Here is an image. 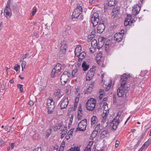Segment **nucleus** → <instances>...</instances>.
<instances>
[{
    "instance_id": "nucleus-62",
    "label": "nucleus",
    "mask_w": 151,
    "mask_h": 151,
    "mask_svg": "<svg viewBox=\"0 0 151 151\" xmlns=\"http://www.w3.org/2000/svg\"><path fill=\"white\" fill-rule=\"evenodd\" d=\"M31 106H32L34 105V103L32 101H30L28 103Z\"/></svg>"
},
{
    "instance_id": "nucleus-48",
    "label": "nucleus",
    "mask_w": 151,
    "mask_h": 151,
    "mask_svg": "<svg viewBox=\"0 0 151 151\" xmlns=\"http://www.w3.org/2000/svg\"><path fill=\"white\" fill-rule=\"evenodd\" d=\"M52 128L54 130V131H56L58 130V127L57 126V124H56L55 125L53 126Z\"/></svg>"
},
{
    "instance_id": "nucleus-38",
    "label": "nucleus",
    "mask_w": 151,
    "mask_h": 151,
    "mask_svg": "<svg viewBox=\"0 0 151 151\" xmlns=\"http://www.w3.org/2000/svg\"><path fill=\"white\" fill-rule=\"evenodd\" d=\"M100 124H98L94 130L97 132H98L99 131L100 132Z\"/></svg>"
},
{
    "instance_id": "nucleus-59",
    "label": "nucleus",
    "mask_w": 151,
    "mask_h": 151,
    "mask_svg": "<svg viewBox=\"0 0 151 151\" xmlns=\"http://www.w3.org/2000/svg\"><path fill=\"white\" fill-rule=\"evenodd\" d=\"M82 116V115L78 114L77 119L78 120H81V118Z\"/></svg>"
},
{
    "instance_id": "nucleus-32",
    "label": "nucleus",
    "mask_w": 151,
    "mask_h": 151,
    "mask_svg": "<svg viewBox=\"0 0 151 151\" xmlns=\"http://www.w3.org/2000/svg\"><path fill=\"white\" fill-rule=\"evenodd\" d=\"M80 148L78 147H71L69 150L68 151H80Z\"/></svg>"
},
{
    "instance_id": "nucleus-43",
    "label": "nucleus",
    "mask_w": 151,
    "mask_h": 151,
    "mask_svg": "<svg viewBox=\"0 0 151 151\" xmlns=\"http://www.w3.org/2000/svg\"><path fill=\"white\" fill-rule=\"evenodd\" d=\"M56 73H58V72H57L56 70H54V69L53 68L51 72V74L50 75V76L52 78H53L54 77V75Z\"/></svg>"
},
{
    "instance_id": "nucleus-5",
    "label": "nucleus",
    "mask_w": 151,
    "mask_h": 151,
    "mask_svg": "<svg viewBox=\"0 0 151 151\" xmlns=\"http://www.w3.org/2000/svg\"><path fill=\"white\" fill-rule=\"evenodd\" d=\"M61 45L60 50L59 52V55L61 54H65L66 52V50L68 48V44L67 42L65 40H63L61 41Z\"/></svg>"
},
{
    "instance_id": "nucleus-18",
    "label": "nucleus",
    "mask_w": 151,
    "mask_h": 151,
    "mask_svg": "<svg viewBox=\"0 0 151 151\" xmlns=\"http://www.w3.org/2000/svg\"><path fill=\"white\" fill-rule=\"evenodd\" d=\"M93 104H86V106L87 109L90 111H93L94 109L96 104H94V103H92Z\"/></svg>"
},
{
    "instance_id": "nucleus-52",
    "label": "nucleus",
    "mask_w": 151,
    "mask_h": 151,
    "mask_svg": "<svg viewBox=\"0 0 151 151\" xmlns=\"http://www.w3.org/2000/svg\"><path fill=\"white\" fill-rule=\"evenodd\" d=\"M76 101H75V103H74V108L73 109V110L74 111H75L76 110V109L77 107V106L78 102H76Z\"/></svg>"
},
{
    "instance_id": "nucleus-4",
    "label": "nucleus",
    "mask_w": 151,
    "mask_h": 151,
    "mask_svg": "<svg viewBox=\"0 0 151 151\" xmlns=\"http://www.w3.org/2000/svg\"><path fill=\"white\" fill-rule=\"evenodd\" d=\"M47 107L48 114H51L54 111L55 108V102L51 97H49L47 100Z\"/></svg>"
},
{
    "instance_id": "nucleus-45",
    "label": "nucleus",
    "mask_w": 151,
    "mask_h": 151,
    "mask_svg": "<svg viewBox=\"0 0 151 151\" xmlns=\"http://www.w3.org/2000/svg\"><path fill=\"white\" fill-rule=\"evenodd\" d=\"M26 64V62L25 61H23L21 65L22 70L25 68Z\"/></svg>"
},
{
    "instance_id": "nucleus-6",
    "label": "nucleus",
    "mask_w": 151,
    "mask_h": 151,
    "mask_svg": "<svg viewBox=\"0 0 151 151\" xmlns=\"http://www.w3.org/2000/svg\"><path fill=\"white\" fill-rule=\"evenodd\" d=\"M99 21V14L96 12L94 13L92 15L91 22L94 27L97 25Z\"/></svg>"
},
{
    "instance_id": "nucleus-20",
    "label": "nucleus",
    "mask_w": 151,
    "mask_h": 151,
    "mask_svg": "<svg viewBox=\"0 0 151 151\" xmlns=\"http://www.w3.org/2000/svg\"><path fill=\"white\" fill-rule=\"evenodd\" d=\"M117 2V1L115 0H108L106 3L108 4L109 6H115Z\"/></svg>"
},
{
    "instance_id": "nucleus-2",
    "label": "nucleus",
    "mask_w": 151,
    "mask_h": 151,
    "mask_svg": "<svg viewBox=\"0 0 151 151\" xmlns=\"http://www.w3.org/2000/svg\"><path fill=\"white\" fill-rule=\"evenodd\" d=\"M128 92V86L124 84H121L120 87L117 90V95L119 97L124 96L126 97Z\"/></svg>"
},
{
    "instance_id": "nucleus-15",
    "label": "nucleus",
    "mask_w": 151,
    "mask_h": 151,
    "mask_svg": "<svg viewBox=\"0 0 151 151\" xmlns=\"http://www.w3.org/2000/svg\"><path fill=\"white\" fill-rule=\"evenodd\" d=\"M123 38V35L118 33H116L114 35V38L118 42H120Z\"/></svg>"
},
{
    "instance_id": "nucleus-53",
    "label": "nucleus",
    "mask_w": 151,
    "mask_h": 151,
    "mask_svg": "<svg viewBox=\"0 0 151 151\" xmlns=\"http://www.w3.org/2000/svg\"><path fill=\"white\" fill-rule=\"evenodd\" d=\"M116 97L115 95H113V104H115L116 103Z\"/></svg>"
},
{
    "instance_id": "nucleus-54",
    "label": "nucleus",
    "mask_w": 151,
    "mask_h": 151,
    "mask_svg": "<svg viewBox=\"0 0 151 151\" xmlns=\"http://www.w3.org/2000/svg\"><path fill=\"white\" fill-rule=\"evenodd\" d=\"M96 48H94L93 47H92L91 46L90 49V51L92 53H93L95 52V50Z\"/></svg>"
},
{
    "instance_id": "nucleus-3",
    "label": "nucleus",
    "mask_w": 151,
    "mask_h": 151,
    "mask_svg": "<svg viewBox=\"0 0 151 151\" xmlns=\"http://www.w3.org/2000/svg\"><path fill=\"white\" fill-rule=\"evenodd\" d=\"M71 76L70 72L69 70L65 71L60 77V81L62 85H64L67 83Z\"/></svg>"
},
{
    "instance_id": "nucleus-55",
    "label": "nucleus",
    "mask_w": 151,
    "mask_h": 151,
    "mask_svg": "<svg viewBox=\"0 0 151 151\" xmlns=\"http://www.w3.org/2000/svg\"><path fill=\"white\" fill-rule=\"evenodd\" d=\"M70 134H67V135H66L65 136V138L67 140L69 139L71 137H72V136H70Z\"/></svg>"
},
{
    "instance_id": "nucleus-28",
    "label": "nucleus",
    "mask_w": 151,
    "mask_h": 151,
    "mask_svg": "<svg viewBox=\"0 0 151 151\" xmlns=\"http://www.w3.org/2000/svg\"><path fill=\"white\" fill-rule=\"evenodd\" d=\"M97 42L95 39L93 40L91 42V47L94 48H97Z\"/></svg>"
},
{
    "instance_id": "nucleus-24",
    "label": "nucleus",
    "mask_w": 151,
    "mask_h": 151,
    "mask_svg": "<svg viewBox=\"0 0 151 151\" xmlns=\"http://www.w3.org/2000/svg\"><path fill=\"white\" fill-rule=\"evenodd\" d=\"M86 56V53L85 52H81L78 57V61L80 62L85 58Z\"/></svg>"
},
{
    "instance_id": "nucleus-46",
    "label": "nucleus",
    "mask_w": 151,
    "mask_h": 151,
    "mask_svg": "<svg viewBox=\"0 0 151 151\" xmlns=\"http://www.w3.org/2000/svg\"><path fill=\"white\" fill-rule=\"evenodd\" d=\"M146 131H145V132L144 133H142L141 135V136L140 137V139L141 140H142V139H143L145 135L146 134Z\"/></svg>"
},
{
    "instance_id": "nucleus-41",
    "label": "nucleus",
    "mask_w": 151,
    "mask_h": 151,
    "mask_svg": "<svg viewBox=\"0 0 151 151\" xmlns=\"http://www.w3.org/2000/svg\"><path fill=\"white\" fill-rule=\"evenodd\" d=\"M52 132V129L51 128H49V129H47L46 131V136L48 137L50 134Z\"/></svg>"
},
{
    "instance_id": "nucleus-56",
    "label": "nucleus",
    "mask_w": 151,
    "mask_h": 151,
    "mask_svg": "<svg viewBox=\"0 0 151 151\" xmlns=\"http://www.w3.org/2000/svg\"><path fill=\"white\" fill-rule=\"evenodd\" d=\"M0 145L1 147H3L4 145V141L2 140H0Z\"/></svg>"
},
{
    "instance_id": "nucleus-29",
    "label": "nucleus",
    "mask_w": 151,
    "mask_h": 151,
    "mask_svg": "<svg viewBox=\"0 0 151 151\" xmlns=\"http://www.w3.org/2000/svg\"><path fill=\"white\" fill-rule=\"evenodd\" d=\"M134 22V21H131L130 22L127 20H125L124 22V25L125 26H127L128 25H129L130 26H131L132 24Z\"/></svg>"
},
{
    "instance_id": "nucleus-8",
    "label": "nucleus",
    "mask_w": 151,
    "mask_h": 151,
    "mask_svg": "<svg viewBox=\"0 0 151 151\" xmlns=\"http://www.w3.org/2000/svg\"><path fill=\"white\" fill-rule=\"evenodd\" d=\"M87 119H86L82 120L78 124V127L79 131H85L87 126Z\"/></svg>"
},
{
    "instance_id": "nucleus-14",
    "label": "nucleus",
    "mask_w": 151,
    "mask_h": 151,
    "mask_svg": "<svg viewBox=\"0 0 151 151\" xmlns=\"http://www.w3.org/2000/svg\"><path fill=\"white\" fill-rule=\"evenodd\" d=\"M93 70L92 69L91 70V69L87 73L86 77V80L87 81L90 80L93 76L94 73L92 71Z\"/></svg>"
},
{
    "instance_id": "nucleus-61",
    "label": "nucleus",
    "mask_w": 151,
    "mask_h": 151,
    "mask_svg": "<svg viewBox=\"0 0 151 151\" xmlns=\"http://www.w3.org/2000/svg\"><path fill=\"white\" fill-rule=\"evenodd\" d=\"M57 124V126L58 127V130L60 129L62 127V124Z\"/></svg>"
},
{
    "instance_id": "nucleus-58",
    "label": "nucleus",
    "mask_w": 151,
    "mask_h": 151,
    "mask_svg": "<svg viewBox=\"0 0 151 151\" xmlns=\"http://www.w3.org/2000/svg\"><path fill=\"white\" fill-rule=\"evenodd\" d=\"M33 151H41V149L40 147H38L34 149Z\"/></svg>"
},
{
    "instance_id": "nucleus-30",
    "label": "nucleus",
    "mask_w": 151,
    "mask_h": 151,
    "mask_svg": "<svg viewBox=\"0 0 151 151\" xmlns=\"http://www.w3.org/2000/svg\"><path fill=\"white\" fill-rule=\"evenodd\" d=\"M92 103H94V104H96V101L94 99L91 98L88 100L86 104H93Z\"/></svg>"
},
{
    "instance_id": "nucleus-11",
    "label": "nucleus",
    "mask_w": 151,
    "mask_h": 151,
    "mask_svg": "<svg viewBox=\"0 0 151 151\" xmlns=\"http://www.w3.org/2000/svg\"><path fill=\"white\" fill-rule=\"evenodd\" d=\"M118 116L116 117L112 121L110 126L112 127V129L114 130H116L117 127V126L119 124V122L117 121Z\"/></svg>"
},
{
    "instance_id": "nucleus-64",
    "label": "nucleus",
    "mask_w": 151,
    "mask_h": 151,
    "mask_svg": "<svg viewBox=\"0 0 151 151\" xmlns=\"http://www.w3.org/2000/svg\"><path fill=\"white\" fill-rule=\"evenodd\" d=\"M10 4H7L6 7L4 9H11L10 8Z\"/></svg>"
},
{
    "instance_id": "nucleus-1",
    "label": "nucleus",
    "mask_w": 151,
    "mask_h": 151,
    "mask_svg": "<svg viewBox=\"0 0 151 151\" xmlns=\"http://www.w3.org/2000/svg\"><path fill=\"white\" fill-rule=\"evenodd\" d=\"M82 4H78L76 8L74 9L72 16L73 19L77 18L80 21L82 20L83 18L82 12Z\"/></svg>"
},
{
    "instance_id": "nucleus-26",
    "label": "nucleus",
    "mask_w": 151,
    "mask_h": 151,
    "mask_svg": "<svg viewBox=\"0 0 151 151\" xmlns=\"http://www.w3.org/2000/svg\"><path fill=\"white\" fill-rule=\"evenodd\" d=\"M83 70L85 71L87 70L89 67V65L86 64V61H84L82 65Z\"/></svg>"
},
{
    "instance_id": "nucleus-7",
    "label": "nucleus",
    "mask_w": 151,
    "mask_h": 151,
    "mask_svg": "<svg viewBox=\"0 0 151 151\" xmlns=\"http://www.w3.org/2000/svg\"><path fill=\"white\" fill-rule=\"evenodd\" d=\"M69 102L68 98L67 97H64L60 102L61 109L63 110L67 107Z\"/></svg>"
},
{
    "instance_id": "nucleus-35",
    "label": "nucleus",
    "mask_w": 151,
    "mask_h": 151,
    "mask_svg": "<svg viewBox=\"0 0 151 151\" xmlns=\"http://www.w3.org/2000/svg\"><path fill=\"white\" fill-rule=\"evenodd\" d=\"M23 85H22L19 84L17 85V88L20 89V92L21 93L24 92L23 88Z\"/></svg>"
},
{
    "instance_id": "nucleus-40",
    "label": "nucleus",
    "mask_w": 151,
    "mask_h": 151,
    "mask_svg": "<svg viewBox=\"0 0 151 151\" xmlns=\"http://www.w3.org/2000/svg\"><path fill=\"white\" fill-rule=\"evenodd\" d=\"M97 133L98 132H97L94 130L91 134V136L92 137L94 138L97 135Z\"/></svg>"
},
{
    "instance_id": "nucleus-57",
    "label": "nucleus",
    "mask_w": 151,
    "mask_h": 151,
    "mask_svg": "<svg viewBox=\"0 0 151 151\" xmlns=\"http://www.w3.org/2000/svg\"><path fill=\"white\" fill-rule=\"evenodd\" d=\"M119 142L118 140H116V141L115 144V146L116 147H117L119 146Z\"/></svg>"
},
{
    "instance_id": "nucleus-49",
    "label": "nucleus",
    "mask_w": 151,
    "mask_h": 151,
    "mask_svg": "<svg viewBox=\"0 0 151 151\" xmlns=\"http://www.w3.org/2000/svg\"><path fill=\"white\" fill-rule=\"evenodd\" d=\"M58 148L56 147H53L52 148H51L50 150V151H58Z\"/></svg>"
},
{
    "instance_id": "nucleus-36",
    "label": "nucleus",
    "mask_w": 151,
    "mask_h": 151,
    "mask_svg": "<svg viewBox=\"0 0 151 151\" xmlns=\"http://www.w3.org/2000/svg\"><path fill=\"white\" fill-rule=\"evenodd\" d=\"M93 88H90L88 87L85 92V93L90 94L93 90Z\"/></svg>"
},
{
    "instance_id": "nucleus-50",
    "label": "nucleus",
    "mask_w": 151,
    "mask_h": 151,
    "mask_svg": "<svg viewBox=\"0 0 151 151\" xmlns=\"http://www.w3.org/2000/svg\"><path fill=\"white\" fill-rule=\"evenodd\" d=\"M151 144V142H150L149 143V142H148V141H147L145 142V143L143 145L145 147V146H146V147L147 148L148 146Z\"/></svg>"
},
{
    "instance_id": "nucleus-63",
    "label": "nucleus",
    "mask_w": 151,
    "mask_h": 151,
    "mask_svg": "<svg viewBox=\"0 0 151 151\" xmlns=\"http://www.w3.org/2000/svg\"><path fill=\"white\" fill-rule=\"evenodd\" d=\"M73 132L71 131V130H70L68 132L67 134H70V136H73L72 134H73Z\"/></svg>"
},
{
    "instance_id": "nucleus-23",
    "label": "nucleus",
    "mask_w": 151,
    "mask_h": 151,
    "mask_svg": "<svg viewBox=\"0 0 151 151\" xmlns=\"http://www.w3.org/2000/svg\"><path fill=\"white\" fill-rule=\"evenodd\" d=\"M54 70H56L57 72H60L61 69V65L60 63H58L54 67Z\"/></svg>"
},
{
    "instance_id": "nucleus-51",
    "label": "nucleus",
    "mask_w": 151,
    "mask_h": 151,
    "mask_svg": "<svg viewBox=\"0 0 151 151\" xmlns=\"http://www.w3.org/2000/svg\"><path fill=\"white\" fill-rule=\"evenodd\" d=\"M94 81H93V82H92L91 83V84L89 85V87L90 88H93L94 86Z\"/></svg>"
},
{
    "instance_id": "nucleus-12",
    "label": "nucleus",
    "mask_w": 151,
    "mask_h": 151,
    "mask_svg": "<svg viewBox=\"0 0 151 151\" xmlns=\"http://www.w3.org/2000/svg\"><path fill=\"white\" fill-rule=\"evenodd\" d=\"M130 77V75L129 74L127 75L126 73L123 74L121 76V80L122 79L121 82V84H124V85H126V83L127 82V80Z\"/></svg>"
},
{
    "instance_id": "nucleus-37",
    "label": "nucleus",
    "mask_w": 151,
    "mask_h": 151,
    "mask_svg": "<svg viewBox=\"0 0 151 151\" xmlns=\"http://www.w3.org/2000/svg\"><path fill=\"white\" fill-rule=\"evenodd\" d=\"M96 33V29H94L93 31L91 32V35L90 36H89V38H91V36H92V37L93 38V37H94V36L95 35V33Z\"/></svg>"
},
{
    "instance_id": "nucleus-31",
    "label": "nucleus",
    "mask_w": 151,
    "mask_h": 151,
    "mask_svg": "<svg viewBox=\"0 0 151 151\" xmlns=\"http://www.w3.org/2000/svg\"><path fill=\"white\" fill-rule=\"evenodd\" d=\"M60 90L58 89L54 93V95L55 96H58V98L60 99L62 96V95H60Z\"/></svg>"
},
{
    "instance_id": "nucleus-21",
    "label": "nucleus",
    "mask_w": 151,
    "mask_h": 151,
    "mask_svg": "<svg viewBox=\"0 0 151 151\" xmlns=\"http://www.w3.org/2000/svg\"><path fill=\"white\" fill-rule=\"evenodd\" d=\"M98 122V119L96 116H93L91 119V126L93 125Z\"/></svg>"
},
{
    "instance_id": "nucleus-34",
    "label": "nucleus",
    "mask_w": 151,
    "mask_h": 151,
    "mask_svg": "<svg viewBox=\"0 0 151 151\" xmlns=\"http://www.w3.org/2000/svg\"><path fill=\"white\" fill-rule=\"evenodd\" d=\"M118 116V119L117 120V121L119 122V124L121 122H122L123 119V117L122 116H119V114L117 115L116 117Z\"/></svg>"
},
{
    "instance_id": "nucleus-27",
    "label": "nucleus",
    "mask_w": 151,
    "mask_h": 151,
    "mask_svg": "<svg viewBox=\"0 0 151 151\" xmlns=\"http://www.w3.org/2000/svg\"><path fill=\"white\" fill-rule=\"evenodd\" d=\"M104 44V42L103 41H98V42H97V48L99 50L102 47Z\"/></svg>"
},
{
    "instance_id": "nucleus-13",
    "label": "nucleus",
    "mask_w": 151,
    "mask_h": 151,
    "mask_svg": "<svg viewBox=\"0 0 151 151\" xmlns=\"http://www.w3.org/2000/svg\"><path fill=\"white\" fill-rule=\"evenodd\" d=\"M120 10V7L118 6H116L115 8H114L112 10V14L113 16H114L115 17L117 15L119 14Z\"/></svg>"
},
{
    "instance_id": "nucleus-60",
    "label": "nucleus",
    "mask_w": 151,
    "mask_h": 151,
    "mask_svg": "<svg viewBox=\"0 0 151 151\" xmlns=\"http://www.w3.org/2000/svg\"><path fill=\"white\" fill-rule=\"evenodd\" d=\"M142 140H141V139H139L138 141L137 144L136 145H135V147L136 146H138L140 144L141 141H142Z\"/></svg>"
},
{
    "instance_id": "nucleus-39",
    "label": "nucleus",
    "mask_w": 151,
    "mask_h": 151,
    "mask_svg": "<svg viewBox=\"0 0 151 151\" xmlns=\"http://www.w3.org/2000/svg\"><path fill=\"white\" fill-rule=\"evenodd\" d=\"M93 143L94 142L93 141L89 142L87 146V148H90L91 149V146H92Z\"/></svg>"
},
{
    "instance_id": "nucleus-25",
    "label": "nucleus",
    "mask_w": 151,
    "mask_h": 151,
    "mask_svg": "<svg viewBox=\"0 0 151 151\" xmlns=\"http://www.w3.org/2000/svg\"><path fill=\"white\" fill-rule=\"evenodd\" d=\"M111 43L107 42L104 46V50L106 52L108 51L111 47Z\"/></svg>"
},
{
    "instance_id": "nucleus-19",
    "label": "nucleus",
    "mask_w": 151,
    "mask_h": 151,
    "mask_svg": "<svg viewBox=\"0 0 151 151\" xmlns=\"http://www.w3.org/2000/svg\"><path fill=\"white\" fill-rule=\"evenodd\" d=\"M4 14L7 18L9 17H10L12 15L11 9H4Z\"/></svg>"
},
{
    "instance_id": "nucleus-16",
    "label": "nucleus",
    "mask_w": 151,
    "mask_h": 151,
    "mask_svg": "<svg viewBox=\"0 0 151 151\" xmlns=\"http://www.w3.org/2000/svg\"><path fill=\"white\" fill-rule=\"evenodd\" d=\"M110 137L109 133L108 130H104L102 131L101 133V137L103 138H109Z\"/></svg>"
},
{
    "instance_id": "nucleus-44",
    "label": "nucleus",
    "mask_w": 151,
    "mask_h": 151,
    "mask_svg": "<svg viewBox=\"0 0 151 151\" xmlns=\"http://www.w3.org/2000/svg\"><path fill=\"white\" fill-rule=\"evenodd\" d=\"M108 115L107 111H104L102 115L104 119H105Z\"/></svg>"
},
{
    "instance_id": "nucleus-17",
    "label": "nucleus",
    "mask_w": 151,
    "mask_h": 151,
    "mask_svg": "<svg viewBox=\"0 0 151 151\" xmlns=\"http://www.w3.org/2000/svg\"><path fill=\"white\" fill-rule=\"evenodd\" d=\"M81 47L80 45H78L76 47V48L75 51V56L79 57L80 54L81 53Z\"/></svg>"
},
{
    "instance_id": "nucleus-22",
    "label": "nucleus",
    "mask_w": 151,
    "mask_h": 151,
    "mask_svg": "<svg viewBox=\"0 0 151 151\" xmlns=\"http://www.w3.org/2000/svg\"><path fill=\"white\" fill-rule=\"evenodd\" d=\"M78 73V71L77 67L75 68L72 72V74H71V76L72 75V77L74 78L75 77L77 76Z\"/></svg>"
},
{
    "instance_id": "nucleus-9",
    "label": "nucleus",
    "mask_w": 151,
    "mask_h": 151,
    "mask_svg": "<svg viewBox=\"0 0 151 151\" xmlns=\"http://www.w3.org/2000/svg\"><path fill=\"white\" fill-rule=\"evenodd\" d=\"M104 23V21H100L97 27V33L101 34L104 31L105 28Z\"/></svg>"
},
{
    "instance_id": "nucleus-33",
    "label": "nucleus",
    "mask_w": 151,
    "mask_h": 151,
    "mask_svg": "<svg viewBox=\"0 0 151 151\" xmlns=\"http://www.w3.org/2000/svg\"><path fill=\"white\" fill-rule=\"evenodd\" d=\"M71 31V26H67L65 29V32L68 33H70Z\"/></svg>"
},
{
    "instance_id": "nucleus-42",
    "label": "nucleus",
    "mask_w": 151,
    "mask_h": 151,
    "mask_svg": "<svg viewBox=\"0 0 151 151\" xmlns=\"http://www.w3.org/2000/svg\"><path fill=\"white\" fill-rule=\"evenodd\" d=\"M125 20H127V21L130 22L132 20L131 16L129 14L127 15V17L125 18Z\"/></svg>"
},
{
    "instance_id": "nucleus-10",
    "label": "nucleus",
    "mask_w": 151,
    "mask_h": 151,
    "mask_svg": "<svg viewBox=\"0 0 151 151\" xmlns=\"http://www.w3.org/2000/svg\"><path fill=\"white\" fill-rule=\"evenodd\" d=\"M140 10V6L139 5H136L134 6L132 8V14L134 16L138 14Z\"/></svg>"
},
{
    "instance_id": "nucleus-47",
    "label": "nucleus",
    "mask_w": 151,
    "mask_h": 151,
    "mask_svg": "<svg viewBox=\"0 0 151 151\" xmlns=\"http://www.w3.org/2000/svg\"><path fill=\"white\" fill-rule=\"evenodd\" d=\"M20 67V65L18 64H17L14 67V69L16 70L17 71L18 70V69Z\"/></svg>"
}]
</instances>
